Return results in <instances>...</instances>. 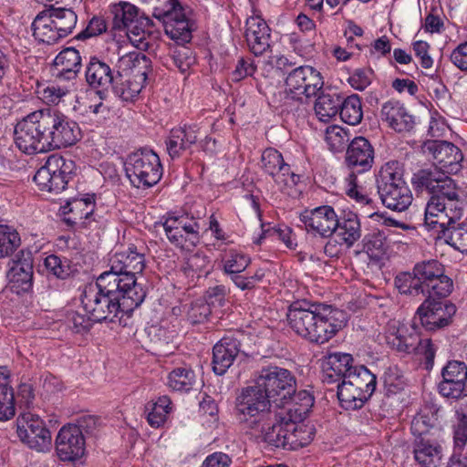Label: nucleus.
Masks as SVG:
<instances>
[{
	"label": "nucleus",
	"instance_id": "f257e3e1",
	"mask_svg": "<svg viewBox=\"0 0 467 467\" xmlns=\"http://www.w3.org/2000/svg\"><path fill=\"white\" fill-rule=\"evenodd\" d=\"M80 135L78 125L50 109L33 111L15 127V143L26 154L47 152L71 146Z\"/></svg>",
	"mask_w": 467,
	"mask_h": 467
},
{
	"label": "nucleus",
	"instance_id": "f03ea898",
	"mask_svg": "<svg viewBox=\"0 0 467 467\" xmlns=\"http://www.w3.org/2000/svg\"><path fill=\"white\" fill-rule=\"evenodd\" d=\"M146 296L142 286H136L131 277L122 279L114 274H101L96 285L85 287L83 309L91 313L95 321L113 322L119 313H130Z\"/></svg>",
	"mask_w": 467,
	"mask_h": 467
},
{
	"label": "nucleus",
	"instance_id": "7ed1b4c3",
	"mask_svg": "<svg viewBox=\"0 0 467 467\" xmlns=\"http://www.w3.org/2000/svg\"><path fill=\"white\" fill-rule=\"evenodd\" d=\"M287 321L298 336L323 344L345 326L347 314L328 305L295 302L288 308Z\"/></svg>",
	"mask_w": 467,
	"mask_h": 467
},
{
	"label": "nucleus",
	"instance_id": "20e7f679",
	"mask_svg": "<svg viewBox=\"0 0 467 467\" xmlns=\"http://www.w3.org/2000/svg\"><path fill=\"white\" fill-rule=\"evenodd\" d=\"M417 188H426L435 195L426 204L424 225L441 235L449 226L460 222L464 214L463 203L458 199L455 183L446 180L445 184H435L431 173L418 171L412 177Z\"/></svg>",
	"mask_w": 467,
	"mask_h": 467
},
{
	"label": "nucleus",
	"instance_id": "39448f33",
	"mask_svg": "<svg viewBox=\"0 0 467 467\" xmlns=\"http://www.w3.org/2000/svg\"><path fill=\"white\" fill-rule=\"evenodd\" d=\"M117 67L115 89L123 100L134 99L141 91L147 78L149 60L139 52L121 56Z\"/></svg>",
	"mask_w": 467,
	"mask_h": 467
},
{
	"label": "nucleus",
	"instance_id": "423d86ee",
	"mask_svg": "<svg viewBox=\"0 0 467 467\" xmlns=\"http://www.w3.org/2000/svg\"><path fill=\"white\" fill-rule=\"evenodd\" d=\"M423 153L432 160L433 168L420 170L431 173L435 184H445L451 180L450 175L456 174L462 169L463 155L454 144L445 140H429L422 145Z\"/></svg>",
	"mask_w": 467,
	"mask_h": 467
},
{
	"label": "nucleus",
	"instance_id": "0eeeda50",
	"mask_svg": "<svg viewBox=\"0 0 467 467\" xmlns=\"http://www.w3.org/2000/svg\"><path fill=\"white\" fill-rule=\"evenodd\" d=\"M125 171L134 187L147 189L160 182L163 169L157 153L150 149H141L127 158Z\"/></svg>",
	"mask_w": 467,
	"mask_h": 467
},
{
	"label": "nucleus",
	"instance_id": "6e6552de",
	"mask_svg": "<svg viewBox=\"0 0 467 467\" xmlns=\"http://www.w3.org/2000/svg\"><path fill=\"white\" fill-rule=\"evenodd\" d=\"M269 399L255 385L242 389L235 400L238 420L251 430L258 429L272 415Z\"/></svg>",
	"mask_w": 467,
	"mask_h": 467
},
{
	"label": "nucleus",
	"instance_id": "1a4fd4ad",
	"mask_svg": "<svg viewBox=\"0 0 467 467\" xmlns=\"http://www.w3.org/2000/svg\"><path fill=\"white\" fill-rule=\"evenodd\" d=\"M16 439L28 449L47 453L52 449V435L39 415L27 411L20 413L13 423Z\"/></svg>",
	"mask_w": 467,
	"mask_h": 467
},
{
	"label": "nucleus",
	"instance_id": "9d476101",
	"mask_svg": "<svg viewBox=\"0 0 467 467\" xmlns=\"http://www.w3.org/2000/svg\"><path fill=\"white\" fill-rule=\"evenodd\" d=\"M296 378L286 368L270 366L261 369L254 385L269 399L270 402L284 406L296 390Z\"/></svg>",
	"mask_w": 467,
	"mask_h": 467
},
{
	"label": "nucleus",
	"instance_id": "9b49d317",
	"mask_svg": "<svg viewBox=\"0 0 467 467\" xmlns=\"http://www.w3.org/2000/svg\"><path fill=\"white\" fill-rule=\"evenodd\" d=\"M73 162L61 156H49L35 176L34 182L40 191L58 193L66 189Z\"/></svg>",
	"mask_w": 467,
	"mask_h": 467
},
{
	"label": "nucleus",
	"instance_id": "f8f14e48",
	"mask_svg": "<svg viewBox=\"0 0 467 467\" xmlns=\"http://www.w3.org/2000/svg\"><path fill=\"white\" fill-rule=\"evenodd\" d=\"M320 72L310 66H301L288 73L285 78V93L294 99L317 96L323 88Z\"/></svg>",
	"mask_w": 467,
	"mask_h": 467
},
{
	"label": "nucleus",
	"instance_id": "ddd939ff",
	"mask_svg": "<svg viewBox=\"0 0 467 467\" xmlns=\"http://www.w3.org/2000/svg\"><path fill=\"white\" fill-rule=\"evenodd\" d=\"M153 16L162 22L166 35L177 43L191 39V29L185 13L178 0H169L164 8L155 7Z\"/></svg>",
	"mask_w": 467,
	"mask_h": 467
},
{
	"label": "nucleus",
	"instance_id": "4468645a",
	"mask_svg": "<svg viewBox=\"0 0 467 467\" xmlns=\"http://www.w3.org/2000/svg\"><path fill=\"white\" fill-rule=\"evenodd\" d=\"M162 225L170 242L182 249L190 250L200 241L199 224L187 215H169Z\"/></svg>",
	"mask_w": 467,
	"mask_h": 467
},
{
	"label": "nucleus",
	"instance_id": "2eb2a0df",
	"mask_svg": "<svg viewBox=\"0 0 467 467\" xmlns=\"http://www.w3.org/2000/svg\"><path fill=\"white\" fill-rule=\"evenodd\" d=\"M345 193L357 204L360 205L361 214L368 217L375 222L388 226L400 225L393 219L386 217L385 213L374 211V202L367 194L364 188L360 185L358 176L354 171L350 172L344 180Z\"/></svg>",
	"mask_w": 467,
	"mask_h": 467
},
{
	"label": "nucleus",
	"instance_id": "dca6fc26",
	"mask_svg": "<svg viewBox=\"0 0 467 467\" xmlns=\"http://www.w3.org/2000/svg\"><path fill=\"white\" fill-rule=\"evenodd\" d=\"M299 218L308 233L322 237L331 236L338 224V217L329 205L305 210L300 213Z\"/></svg>",
	"mask_w": 467,
	"mask_h": 467
},
{
	"label": "nucleus",
	"instance_id": "f3484780",
	"mask_svg": "<svg viewBox=\"0 0 467 467\" xmlns=\"http://www.w3.org/2000/svg\"><path fill=\"white\" fill-rule=\"evenodd\" d=\"M118 36L123 37V39L116 38L119 44L130 43L138 49L147 50L159 37V32L155 30L152 20L144 15L122 29Z\"/></svg>",
	"mask_w": 467,
	"mask_h": 467
},
{
	"label": "nucleus",
	"instance_id": "a211bd4d",
	"mask_svg": "<svg viewBox=\"0 0 467 467\" xmlns=\"http://www.w3.org/2000/svg\"><path fill=\"white\" fill-rule=\"evenodd\" d=\"M10 289L17 295L33 287V257L29 252H19L9 263L6 275Z\"/></svg>",
	"mask_w": 467,
	"mask_h": 467
},
{
	"label": "nucleus",
	"instance_id": "6ab92c4d",
	"mask_svg": "<svg viewBox=\"0 0 467 467\" xmlns=\"http://www.w3.org/2000/svg\"><path fill=\"white\" fill-rule=\"evenodd\" d=\"M56 451L61 461L72 462L85 452V439L80 428L74 424L63 426L56 437Z\"/></svg>",
	"mask_w": 467,
	"mask_h": 467
},
{
	"label": "nucleus",
	"instance_id": "aec40b11",
	"mask_svg": "<svg viewBox=\"0 0 467 467\" xmlns=\"http://www.w3.org/2000/svg\"><path fill=\"white\" fill-rule=\"evenodd\" d=\"M383 337L390 348L407 354L412 353L418 343L417 328L400 319H391L387 323Z\"/></svg>",
	"mask_w": 467,
	"mask_h": 467
},
{
	"label": "nucleus",
	"instance_id": "412c9836",
	"mask_svg": "<svg viewBox=\"0 0 467 467\" xmlns=\"http://www.w3.org/2000/svg\"><path fill=\"white\" fill-rule=\"evenodd\" d=\"M455 313V305L431 299L425 300L417 310L420 324L428 329L449 325Z\"/></svg>",
	"mask_w": 467,
	"mask_h": 467
},
{
	"label": "nucleus",
	"instance_id": "4be33fe9",
	"mask_svg": "<svg viewBox=\"0 0 467 467\" xmlns=\"http://www.w3.org/2000/svg\"><path fill=\"white\" fill-rule=\"evenodd\" d=\"M145 267L144 255L133 247L117 252L110 259V269L103 274H114L121 279L131 277L136 286H142L137 282L136 275L140 274Z\"/></svg>",
	"mask_w": 467,
	"mask_h": 467
},
{
	"label": "nucleus",
	"instance_id": "5701e85b",
	"mask_svg": "<svg viewBox=\"0 0 467 467\" xmlns=\"http://www.w3.org/2000/svg\"><path fill=\"white\" fill-rule=\"evenodd\" d=\"M442 381L439 391L445 398H455L461 394L467 380V367L464 362L449 361L441 371Z\"/></svg>",
	"mask_w": 467,
	"mask_h": 467
},
{
	"label": "nucleus",
	"instance_id": "b1692460",
	"mask_svg": "<svg viewBox=\"0 0 467 467\" xmlns=\"http://www.w3.org/2000/svg\"><path fill=\"white\" fill-rule=\"evenodd\" d=\"M262 166L280 186L281 184L294 186L297 183L298 176L290 171V168L285 163L282 154L275 149L269 148L263 152Z\"/></svg>",
	"mask_w": 467,
	"mask_h": 467
},
{
	"label": "nucleus",
	"instance_id": "393cba45",
	"mask_svg": "<svg viewBox=\"0 0 467 467\" xmlns=\"http://www.w3.org/2000/svg\"><path fill=\"white\" fill-rule=\"evenodd\" d=\"M245 38L251 52L262 55L270 47V28L260 16H251L246 20Z\"/></svg>",
	"mask_w": 467,
	"mask_h": 467
},
{
	"label": "nucleus",
	"instance_id": "a878e982",
	"mask_svg": "<svg viewBox=\"0 0 467 467\" xmlns=\"http://www.w3.org/2000/svg\"><path fill=\"white\" fill-rule=\"evenodd\" d=\"M374 151L368 140L363 137H357L350 142L346 161L348 167L358 172H364L372 167Z\"/></svg>",
	"mask_w": 467,
	"mask_h": 467
},
{
	"label": "nucleus",
	"instance_id": "bb28decb",
	"mask_svg": "<svg viewBox=\"0 0 467 467\" xmlns=\"http://www.w3.org/2000/svg\"><path fill=\"white\" fill-rule=\"evenodd\" d=\"M350 354L335 352L325 356L321 362L324 377L327 382H335L347 378L354 368Z\"/></svg>",
	"mask_w": 467,
	"mask_h": 467
},
{
	"label": "nucleus",
	"instance_id": "cd10ccee",
	"mask_svg": "<svg viewBox=\"0 0 467 467\" xmlns=\"http://www.w3.org/2000/svg\"><path fill=\"white\" fill-rule=\"evenodd\" d=\"M383 122L398 132L410 130L413 126V117L403 104L396 100L385 102L380 110Z\"/></svg>",
	"mask_w": 467,
	"mask_h": 467
},
{
	"label": "nucleus",
	"instance_id": "c85d7f7f",
	"mask_svg": "<svg viewBox=\"0 0 467 467\" xmlns=\"http://www.w3.org/2000/svg\"><path fill=\"white\" fill-rule=\"evenodd\" d=\"M94 207L95 203L92 196L75 198L67 200L60 206L59 213L67 224L74 225L88 219L93 213Z\"/></svg>",
	"mask_w": 467,
	"mask_h": 467
},
{
	"label": "nucleus",
	"instance_id": "c756f323",
	"mask_svg": "<svg viewBox=\"0 0 467 467\" xmlns=\"http://www.w3.org/2000/svg\"><path fill=\"white\" fill-rule=\"evenodd\" d=\"M239 352L236 339L223 337L213 347V369L215 374L223 375L231 367Z\"/></svg>",
	"mask_w": 467,
	"mask_h": 467
},
{
	"label": "nucleus",
	"instance_id": "7c9ffc66",
	"mask_svg": "<svg viewBox=\"0 0 467 467\" xmlns=\"http://www.w3.org/2000/svg\"><path fill=\"white\" fill-rule=\"evenodd\" d=\"M286 418H281L280 420L275 418L272 420L271 416H269L254 431L258 432L262 439L270 445L287 450L288 431H286Z\"/></svg>",
	"mask_w": 467,
	"mask_h": 467
},
{
	"label": "nucleus",
	"instance_id": "2f4dec72",
	"mask_svg": "<svg viewBox=\"0 0 467 467\" xmlns=\"http://www.w3.org/2000/svg\"><path fill=\"white\" fill-rule=\"evenodd\" d=\"M413 456L419 467H438L443 456L442 448L436 441L420 438L414 443Z\"/></svg>",
	"mask_w": 467,
	"mask_h": 467
},
{
	"label": "nucleus",
	"instance_id": "473e14b6",
	"mask_svg": "<svg viewBox=\"0 0 467 467\" xmlns=\"http://www.w3.org/2000/svg\"><path fill=\"white\" fill-rule=\"evenodd\" d=\"M54 67L58 79L71 81L76 78L81 67V57L74 47L60 51L54 59Z\"/></svg>",
	"mask_w": 467,
	"mask_h": 467
},
{
	"label": "nucleus",
	"instance_id": "72a5a7b5",
	"mask_svg": "<svg viewBox=\"0 0 467 467\" xmlns=\"http://www.w3.org/2000/svg\"><path fill=\"white\" fill-rule=\"evenodd\" d=\"M198 127L196 125L184 126L171 130L166 141L167 150L171 158L178 157L192 144L196 142Z\"/></svg>",
	"mask_w": 467,
	"mask_h": 467
},
{
	"label": "nucleus",
	"instance_id": "f704fd0d",
	"mask_svg": "<svg viewBox=\"0 0 467 467\" xmlns=\"http://www.w3.org/2000/svg\"><path fill=\"white\" fill-rule=\"evenodd\" d=\"M383 204L393 211H405L412 202V193L408 184H396L379 191Z\"/></svg>",
	"mask_w": 467,
	"mask_h": 467
},
{
	"label": "nucleus",
	"instance_id": "c9c22d12",
	"mask_svg": "<svg viewBox=\"0 0 467 467\" xmlns=\"http://www.w3.org/2000/svg\"><path fill=\"white\" fill-rule=\"evenodd\" d=\"M286 431L288 447L287 450H297L309 444L315 436V428L303 420L287 418Z\"/></svg>",
	"mask_w": 467,
	"mask_h": 467
},
{
	"label": "nucleus",
	"instance_id": "e433bc0d",
	"mask_svg": "<svg viewBox=\"0 0 467 467\" xmlns=\"http://www.w3.org/2000/svg\"><path fill=\"white\" fill-rule=\"evenodd\" d=\"M110 12L113 16L114 39L120 35L122 29L145 15L135 5L126 1L111 4Z\"/></svg>",
	"mask_w": 467,
	"mask_h": 467
},
{
	"label": "nucleus",
	"instance_id": "4c0bfd02",
	"mask_svg": "<svg viewBox=\"0 0 467 467\" xmlns=\"http://www.w3.org/2000/svg\"><path fill=\"white\" fill-rule=\"evenodd\" d=\"M334 233H336L340 245L345 246V248L352 247L361 236L360 223L358 215L353 213H346L338 219V224Z\"/></svg>",
	"mask_w": 467,
	"mask_h": 467
},
{
	"label": "nucleus",
	"instance_id": "58836bf2",
	"mask_svg": "<svg viewBox=\"0 0 467 467\" xmlns=\"http://www.w3.org/2000/svg\"><path fill=\"white\" fill-rule=\"evenodd\" d=\"M389 244L381 231L367 234L362 240V252L373 264H379L387 258Z\"/></svg>",
	"mask_w": 467,
	"mask_h": 467
},
{
	"label": "nucleus",
	"instance_id": "ea45409f",
	"mask_svg": "<svg viewBox=\"0 0 467 467\" xmlns=\"http://www.w3.org/2000/svg\"><path fill=\"white\" fill-rule=\"evenodd\" d=\"M31 30L36 40L45 44H54L61 37L47 11L38 14L31 25Z\"/></svg>",
	"mask_w": 467,
	"mask_h": 467
},
{
	"label": "nucleus",
	"instance_id": "a19ab883",
	"mask_svg": "<svg viewBox=\"0 0 467 467\" xmlns=\"http://www.w3.org/2000/svg\"><path fill=\"white\" fill-rule=\"evenodd\" d=\"M171 411V401L168 396H161L145 405L147 421L152 428L162 426Z\"/></svg>",
	"mask_w": 467,
	"mask_h": 467
},
{
	"label": "nucleus",
	"instance_id": "79ce46f5",
	"mask_svg": "<svg viewBox=\"0 0 467 467\" xmlns=\"http://www.w3.org/2000/svg\"><path fill=\"white\" fill-rule=\"evenodd\" d=\"M103 92L101 90L89 89L78 96L74 105V109L83 115H99L107 111L103 103Z\"/></svg>",
	"mask_w": 467,
	"mask_h": 467
},
{
	"label": "nucleus",
	"instance_id": "37998d69",
	"mask_svg": "<svg viewBox=\"0 0 467 467\" xmlns=\"http://www.w3.org/2000/svg\"><path fill=\"white\" fill-rule=\"evenodd\" d=\"M65 322L74 332L81 333L88 330L96 322L91 313L83 309L82 298L77 306H67L64 309Z\"/></svg>",
	"mask_w": 467,
	"mask_h": 467
},
{
	"label": "nucleus",
	"instance_id": "c03bdc74",
	"mask_svg": "<svg viewBox=\"0 0 467 467\" xmlns=\"http://www.w3.org/2000/svg\"><path fill=\"white\" fill-rule=\"evenodd\" d=\"M86 79L90 86L102 88H107L115 82L110 67L96 58H92L87 67Z\"/></svg>",
	"mask_w": 467,
	"mask_h": 467
},
{
	"label": "nucleus",
	"instance_id": "a18cd8bd",
	"mask_svg": "<svg viewBox=\"0 0 467 467\" xmlns=\"http://www.w3.org/2000/svg\"><path fill=\"white\" fill-rule=\"evenodd\" d=\"M314 397L308 390H300L290 396L287 402L288 418L304 420L314 405Z\"/></svg>",
	"mask_w": 467,
	"mask_h": 467
},
{
	"label": "nucleus",
	"instance_id": "49530a36",
	"mask_svg": "<svg viewBox=\"0 0 467 467\" xmlns=\"http://www.w3.org/2000/svg\"><path fill=\"white\" fill-rule=\"evenodd\" d=\"M196 383L194 371L187 366L173 368L167 376V386L180 392H188Z\"/></svg>",
	"mask_w": 467,
	"mask_h": 467
},
{
	"label": "nucleus",
	"instance_id": "de8ad7c7",
	"mask_svg": "<svg viewBox=\"0 0 467 467\" xmlns=\"http://www.w3.org/2000/svg\"><path fill=\"white\" fill-rule=\"evenodd\" d=\"M344 379L362 390L368 398L375 391L377 378L364 366H355Z\"/></svg>",
	"mask_w": 467,
	"mask_h": 467
},
{
	"label": "nucleus",
	"instance_id": "09e8293b",
	"mask_svg": "<svg viewBox=\"0 0 467 467\" xmlns=\"http://www.w3.org/2000/svg\"><path fill=\"white\" fill-rule=\"evenodd\" d=\"M337 398L341 406L346 410L359 409L368 399L362 390L345 379L337 386Z\"/></svg>",
	"mask_w": 467,
	"mask_h": 467
},
{
	"label": "nucleus",
	"instance_id": "8fccbe9b",
	"mask_svg": "<svg viewBox=\"0 0 467 467\" xmlns=\"http://www.w3.org/2000/svg\"><path fill=\"white\" fill-rule=\"evenodd\" d=\"M437 421V409L433 405H425L416 414L411 421V432L414 436L422 438Z\"/></svg>",
	"mask_w": 467,
	"mask_h": 467
},
{
	"label": "nucleus",
	"instance_id": "3c124183",
	"mask_svg": "<svg viewBox=\"0 0 467 467\" xmlns=\"http://www.w3.org/2000/svg\"><path fill=\"white\" fill-rule=\"evenodd\" d=\"M61 38L72 33L78 22L76 13L70 8H55L47 11Z\"/></svg>",
	"mask_w": 467,
	"mask_h": 467
},
{
	"label": "nucleus",
	"instance_id": "603ef678",
	"mask_svg": "<svg viewBox=\"0 0 467 467\" xmlns=\"http://www.w3.org/2000/svg\"><path fill=\"white\" fill-rule=\"evenodd\" d=\"M446 244L461 253H467V223L457 222L449 226L441 235Z\"/></svg>",
	"mask_w": 467,
	"mask_h": 467
},
{
	"label": "nucleus",
	"instance_id": "864d4df0",
	"mask_svg": "<svg viewBox=\"0 0 467 467\" xmlns=\"http://www.w3.org/2000/svg\"><path fill=\"white\" fill-rule=\"evenodd\" d=\"M403 169L398 161H389L384 164L378 177V189L392 187L396 184L405 183Z\"/></svg>",
	"mask_w": 467,
	"mask_h": 467
},
{
	"label": "nucleus",
	"instance_id": "5fc2aeb1",
	"mask_svg": "<svg viewBox=\"0 0 467 467\" xmlns=\"http://www.w3.org/2000/svg\"><path fill=\"white\" fill-rule=\"evenodd\" d=\"M339 114L345 123L352 126L360 123L363 118L360 98L358 95L348 96L342 102Z\"/></svg>",
	"mask_w": 467,
	"mask_h": 467
},
{
	"label": "nucleus",
	"instance_id": "6e6d98bb",
	"mask_svg": "<svg viewBox=\"0 0 467 467\" xmlns=\"http://www.w3.org/2000/svg\"><path fill=\"white\" fill-rule=\"evenodd\" d=\"M43 265L47 274L59 279H66L75 271L74 265L66 257L49 254L44 258Z\"/></svg>",
	"mask_w": 467,
	"mask_h": 467
},
{
	"label": "nucleus",
	"instance_id": "4d7b16f0",
	"mask_svg": "<svg viewBox=\"0 0 467 467\" xmlns=\"http://www.w3.org/2000/svg\"><path fill=\"white\" fill-rule=\"evenodd\" d=\"M351 135L348 130L338 125H331L326 129L325 141L328 149L334 152L345 150L350 140Z\"/></svg>",
	"mask_w": 467,
	"mask_h": 467
},
{
	"label": "nucleus",
	"instance_id": "13d9d810",
	"mask_svg": "<svg viewBox=\"0 0 467 467\" xmlns=\"http://www.w3.org/2000/svg\"><path fill=\"white\" fill-rule=\"evenodd\" d=\"M223 271L228 275H237L244 271L251 263V258L237 250H230L223 258Z\"/></svg>",
	"mask_w": 467,
	"mask_h": 467
},
{
	"label": "nucleus",
	"instance_id": "bf43d9fd",
	"mask_svg": "<svg viewBox=\"0 0 467 467\" xmlns=\"http://www.w3.org/2000/svg\"><path fill=\"white\" fill-rule=\"evenodd\" d=\"M453 288L452 280L444 275V272L441 276L436 277L425 286L421 288V294L427 295L431 297H446L448 296Z\"/></svg>",
	"mask_w": 467,
	"mask_h": 467
},
{
	"label": "nucleus",
	"instance_id": "052dcab7",
	"mask_svg": "<svg viewBox=\"0 0 467 467\" xmlns=\"http://www.w3.org/2000/svg\"><path fill=\"white\" fill-rule=\"evenodd\" d=\"M70 86H61L57 83H51L38 87L40 99L47 105H57L62 99L71 91Z\"/></svg>",
	"mask_w": 467,
	"mask_h": 467
},
{
	"label": "nucleus",
	"instance_id": "680f3d73",
	"mask_svg": "<svg viewBox=\"0 0 467 467\" xmlns=\"http://www.w3.org/2000/svg\"><path fill=\"white\" fill-rule=\"evenodd\" d=\"M413 271L422 287L429 284L431 280L441 276L444 269L441 263L431 260L416 265Z\"/></svg>",
	"mask_w": 467,
	"mask_h": 467
},
{
	"label": "nucleus",
	"instance_id": "e2e57ef3",
	"mask_svg": "<svg viewBox=\"0 0 467 467\" xmlns=\"http://www.w3.org/2000/svg\"><path fill=\"white\" fill-rule=\"evenodd\" d=\"M21 244L18 233L7 225H0V258L8 256Z\"/></svg>",
	"mask_w": 467,
	"mask_h": 467
},
{
	"label": "nucleus",
	"instance_id": "0e129e2a",
	"mask_svg": "<svg viewBox=\"0 0 467 467\" xmlns=\"http://www.w3.org/2000/svg\"><path fill=\"white\" fill-rule=\"evenodd\" d=\"M339 101L330 95L319 96L315 103V112L318 119L326 122L338 112Z\"/></svg>",
	"mask_w": 467,
	"mask_h": 467
},
{
	"label": "nucleus",
	"instance_id": "69168bd1",
	"mask_svg": "<svg viewBox=\"0 0 467 467\" xmlns=\"http://www.w3.org/2000/svg\"><path fill=\"white\" fill-rule=\"evenodd\" d=\"M147 332L152 340L168 343L176 336L177 328L174 324L168 320H161L159 324L147 327Z\"/></svg>",
	"mask_w": 467,
	"mask_h": 467
},
{
	"label": "nucleus",
	"instance_id": "338daca9",
	"mask_svg": "<svg viewBox=\"0 0 467 467\" xmlns=\"http://www.w3.org/2000/svg\"><path fill=\"white\" fill-rule=\"evenodd\" d=\"M382 379L386 391L390 394L397 393L405 386L402 372L397 366L387 368L382 376Z\"/></svg>",
	"mask_w": 467,
	"mask_h": 467
},
{
	"label": "nucleus",
	"instance_id": "774afa93",
	"mask_svg": "<svg viewBox=\"0 0 467 467\" xmlns=\"http://www.w3.org/2000/svg\"><path fill=\"white\" fill-rule=\"evenodd\" d=\"M16 414L15 395L12 388L0 389V421L5 422Z\"/></svg>",
	"mask_w": 467,
	"mask_h": 467
}]
</instances>
